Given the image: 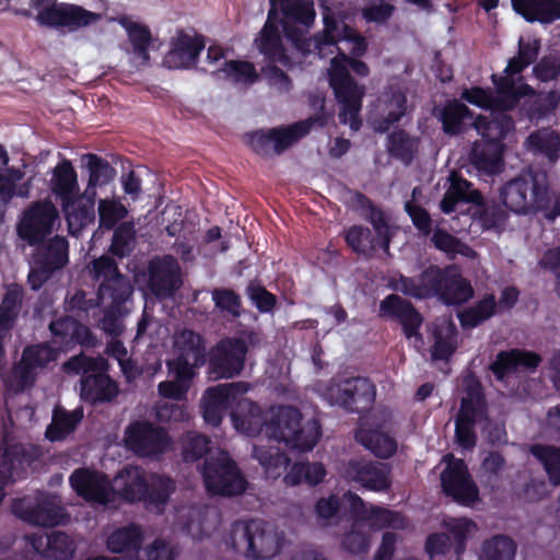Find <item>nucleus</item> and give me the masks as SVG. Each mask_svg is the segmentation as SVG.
Segmentation results:
<instances>
[{
    "label": "nucleus",
    "mask_w": 560,
    "mask_h": 560,
    "mask_svg": "<svg viewBox=\"0 0 560 560\" xmlns=\"http://www.w3.org/2000/svg\"><path fill=\"white\" fill-rule=\"evenodd\" d=\"M389 288L417 300L436 298L446 306L463 305L475 294L470 281L455 264L429 265L417 277L399 273L389 280Z\"/></svg>",
    "instance_id": "nucleus-1"
},
{
    "label": "nucleus",
    "mask_w": 560,
    "mask_h": 560,
    "mask_svg": "<svg viewBox=\"0 0 560 560\" xmlns=\"http://www.w3.org/2000/svg\"><path fill=\"white\" fill-rule=\"evenodd\" d=\"M90 275L94 281L100 282L97 300L105 308V329L118 336L116 319L128 312L126 303L130 300L133 288L127 276L119 270L116 260L102 255L91 261Z\"/></svg>",
    "instance_id": "nucleus-2"
},
{
    "label": "nucleus",
    "mask_w": 560,
    "mask_h": 560,
    "mask_svg": "<svg viewBox=\"0 0 560 560\" xmlns=\"http://www.w3.org/2000/svg\"><path fill=\"white\" fill-rule=\"evenodd\" d=\"M517 55L509 59L503 74H492L491 81L499 94L498 105L504 112L513 110L525 96L535 95V90L525 82L521 73L534 63L540 51L538 39L518 40Z\"/></svg>",
    "instance_id": "nucleus-3"
},
{
    "label": "nucleus",
    "mask_w": 560,
    "mask_h": 560,
    "mask_svg": "<svg viewBox=\"0 0 560 560\" xmlns=\"http://www.w3.org/2000/svg\"><path fill=\"white\" fill-rule=\"evenodd\" d=\"M265 432L269 439L283 443L290 450L308 452L319 441L322 425L315 418L303 421L299 408L281 405L271 410V417L265 423Z\"/></svg>",
    "instance_id": "nucleus-4"
},
{
    "label": "nucleus",
    "mask_w": 560,
    "mask_h": 560,
    "mask_svg": "<svg viewBox=\"0 0 560 560\" xmlns=\"http://www.w3.org/2000/svg\"><path fill=\"white\" fill-rule=\"evenodd\" d=\"M108 362L103 357H88L78 352L62 364L68 375L82 374L80 380V397L83 401L95 406L113 401L119 393L118 385L108 374Z\"/></svg>",
    "instance_id": "nucleus-5"
},
{
    "label": "nucleus",
    "mask_w": 560,
    "mask_h": 560,
    "mask_svg": "<svg viewBox=\"0 0 560 560\" xmlns=\"http://www.w3.org/2000/svg\"><path fill=\"white\" fill-rule=\"evenodd\" d=\"M283 538L259 518L236 520L231 524L226 544L249 560H269L282 548Z\"/></svg>",
    "instance_id": "nucleus-6"
},
{
    "label": "nucleus",
    "mask_w": 560,
    "mask_h": 560,
    "mask_svg": "<svg viewBox=\"0 0 560 560\" xmlns=\"http://www.w3.org/2000/svg\"><path fill=\"white\" fill-rule=\"evenodd\" d=\"M500 197L503 206L514 213L542 212L550 202L547 175L533 171L522 173L503 185Z\"/></svg>",
    "instance_id": "nucleus-7"
},
{
    "label": "nucleus",
    "mask_w": 560,
    "mask_h": 560,
    "mask_svg": "<svg viewBox=\"0 0 560 560\" xmlns=\"http://www.w3.org/2000/svg\"><path fill=\"white\" fill-rule=\"evenodd\" d=\"M326 119L322 115L311 116L285 127L259 129L245 135L247 144L258 155L268 158L283 153L293 143L306 136L315 125L323 127Z\"/></svg>",
    "instance_id": "nucleus-8"
},
{
    "label": "nucleus",
    "mask_w": 560,
    "mask_h": 560,
    "mask_svg": "<svg viewBox=\"0 0 560 560\" xmlns=\"http://www.w3.org/2000/svg\"><path fill=\"white\" fill-rule=\"evenodd\" d=\"M328 75L329 85L339 105V121L349 124L352 130H359L362 126L360 112L365 95V86L359 84L349 70L339 65L337 60H331Z\"/></svg>",
    "instance_id": "nucleus-9"
},
{
    "label": "nucleus",
    "mask_w": 560,
    "mask_h": 560,
    "mask_svg": "<svg viewBox=\"0 0 560 560\" xmlns=\"http://www.w3.org/2000/svg\"><path fill=\"white\" fill-rule=\"evenodd\" d=\"M59 220V211L49 199L32 201L18 218L15 233L27 246H35L50 237Z\"/></svg>",
    "instance_id": "nucleus-10"
},
{
    "label": "nucleus",
    "mask_w": 560,
    "mask_h": 560,
    "mask_svg": "<svg viewBox=\"0 0 560 560\" xmlns=\"http://www.w3.org/2000/svg\"><path fill=\"white\" fill-rule=\"evenodd\" d=\"M325 397L330 405L349 413H363L373 407L376 388L370 378L363 376L334 378L325 390Z\"/></svg>",
    "instance_id": "nucleus-11"
},
{
    "label": "nucleus",
    "mask_w": 560,
    "mask_h": 560,
    "mask_svg": "<svg viewBox=\"0 0 560 560\" xmlns=\"http://www.w3.org/2000/svg\"><path fill=\"white\" fill-rule=\"evenodd\" d=\"M201 475L206 489L211 494L232 497L246 490L247 481L236 463L229 456L206 458Z\"/></svg>",
    "instance_id": "nucleus-12"
},
{
    "label": "nucleus",
    "mask_w": 560,
    "mask_h": 560,
    "mask_svg": "<svg viewBox=\"0 0 560 560\" xmlns=\"http://www.w3.org/2000/svg\"><path fill=\"white\" fill-rule=\"evenodd\" d=\"M101 19L100 13L79 4L57 1L39 9L35 16L40 26L70 33L93 25Z\"/></svg>",
    "instance_id": "nucleus-13"
},
{
    "label": "nucleus",
    "mask_w": 560,
    "mask_h": 560,
    "mask_svg": "<svg viewBox=\"0 0 560 560\" xmlns=\"http://www.w3.org/2000/svg\"><path fill=\"white\" fill-rule=\"evenodd\" d=\"M124 443L126 448L135 455L152 458L168 450L171 438L160 425L148 420H135L125 429Z\"/></svg>",
    "instance_id": "nucleus-14"
},
{
    "label": "nucleus",
    "mask_w": 560,
    "mask_h": 560,
    "mask_svg": "<svg viewBox=\"0 0 560 560\" xmlns=\"http://www.w3.org/2000/svg\"><path fill=\"white\" fill-rule=\"evenodd\" d=\"M440 479L442 492L457 504L471 506L479 501V488L464 459L452 457Z\"/></svg>",
    "instance_id": "nucleus-15"
},
{
    "label": "nucleus",
    "mask_w": 560,
    "mask_h": 560,
    "mask_svg": "<svg viewBox=\"0 0 560 560\" xmlns=\"http://www.w3.org/2000/svg\"><path fill=\"white\" fill-rule=\"evenodd\" d=\"M69 483L73 491L86 502L106 505L114 501L115 489L106 474L89 469L78 468L69 477Z\"/></svg>",
    "instance_id": "nucleus-16"
},
{
    "label": "nucleus",
    "mask_w": 560,
    "mask_h": 560,
    "mask_svg": "<svg viewBox=\"0 0 560 560\" xmlns=\"http://www.w3.org/2000/svg\"><path fill=\"white\" fill-rule=\"evenodd\" d=\"M378 314L382 318L398 323L407 339L422 341L420 328L423 316L409 300L395 293L388 294L380 302Z\"/></svg>",
    "instance_id": "nucleus-17"
},
{
    "label": "nucleus",
    "mask_w": 560,
    "mask_h": 560,
    "mask_svg": "<svg viewBox=\"0 0 560 560\" xmlns=\"http://www.w3.org/2000/svg\"><path fill=\"white\" fill-rule=\"evenodd\" d=\"M390 467L381 462L350 459L343 471L349 482L373 492H386L392 487Z\"/></svg>",
    "instance_id": "nucleus-18"
},
{
    "label": "nucleus",
    "mask_w": 560,
    "mask_h": 560,
    "mask_svg": "<svg viewBox=\"0 0 560 560\" xmlns=\"http://www.w3.org/2000/svg\"><path fill=\"white\" fill-rule=\"evenodd\" d=\"M182 283L180 267L172 255L150 262L148 288L155 298L162 300L173 296Z\"/></svg>",
    "instance_id": "nucleus-19"
},
{
    "label": "nucleus",
    "mask_w": 560,
    "mask_h": 560,
    "mask_svg": "<svg viewBox=\"0 0 560 560\" xmlns=\"http://www.w3.org/2000/svg\"><path fill=\"white\" fill-rule=\"evenodd\" d=\"M273 11H268L267 20L254 39V46L268 62L285 67L290 63V57L283 44L280 22L275 20Z\"/></svg>",
    "instance_id": "nucleus-20"
},
{
    "label": "nucleus",
    "mask_w": 560,
    "mask_h": 560,
    "mask_svg": "<svg viewBox=\"0 0 560 560\" xmlns=\"http://www.w3.org/2000/svg\"><path fill=\"white\" fill-rule=\"evenodd\" d=\"M49 189L60 202L61 209L73 206L82 196L78 174L70 160L63 158L51 171Z\"/></svg>",
    "instance_id": "nucleus-21"
},
{
    "label": "nucleus",
    "mask_w": 560,
    "mask_h": 560,
    "mask_svg": "<svg viewBox=\"0 0 560 560\" xmlns=\"http://www.w3.org/2000/svg\"><path fill=\"white\" fill-rule=\"evenodd\" d=\"M34 247L32 262L39 264L54 273L69 264V242L65 236L56 234Z\"/></svg>",
    "instance_id": "nucleus-22"
},
{
    "label": "nucleus",
    "mask_w": 560,
    "mask_h": 560,
    "mask_svg": "<svg viewBox=\"0 0 560 560\" xmlns=\"http://www.w3.org/2000/svg\"><path fill=\"white\" fill-rule=\"evenodd\" d=\"M24 504V500L13 504L14 513L23 521L43 527H54L61 523L63 509L52 500L43 499L33 505Z\"/></svg>",
    "instance_id": "nucleus-23"
},
{
    "label": "nucleus",
    "mask_w": 560,
    "mask_h": 560,
    "mask_svg": "<svg viewBox=\"0 0 560 560\" xmlns=\"http://www.w3.org/2000/svg\"><path fill=\"white\" fill-rule=\"evenodd\" d=\"M32 462V454L21 443L0 447V492L7 493V488L15 482L14 475Z\"/></svg>",
    "instance_id": "nucleus-24"
},
{
    "label": "nucleus",
    "mask_w": 560,
    "mask_h": 560,
    "mask_svg": "<svg viewBox=\"0 0 560 560\" xmlns=\"http://www.w3.org/2000/svg\"><path fill=\"white\" fill-rule=\"evenodd\" d=\"M203 48L205 40L201 35L191 36L180 31L166 56V62L175 68H194Z\"/></svg>",
    "instance_id": "nucleus-25"
},
{
    "label": "nucleus",
    "mask_w": 560,
    "mask_h": 560,
    "mask_svg": "<svg viewBox=\"0 0 560 560\" xmlns=\"http://www.w3.org/2000/svg\"><path fill=\"white\" fill-rule=\"evenodd\" d=\"M49 329L54 336L60 337L67 346H81L89 349L98 345L96 336L86 325L69 316L52 320Z\"/></svg>",
    "instance_id": "nucleus-26"
},
{
    "label": "nucleus",
    "mask_w": 560,
    "mask_h": 560,
    "mask_svg": "<svg viewBox=\"0 0 560 560\" xmlns=\"http://www.w3.org/2000/svg\"><path fill=\"white\" fill-rule=\"evenodd\" d=\"M511 4L528 23L549 25L560 20V0H511Z\"/></svg>",
    "instance_id": "nucleus-27"
},
{
    "label": "nucleus",
    "mask_w": 560,
    "mask_h": 560,
    "mask_svg": "<svg viewBox=\"0 0 560 560\" xmlns=\"http://www.w3.org/2000/svg\"><path fill=\"white\" fill-rule=\"evenodd\" d=\"M31 545L44 558L55 560H69L75 550L73 540L62 532H52L47 536L34 535L31 537Z\"/></svg>",
    "instance_id": "nucleus-28"
},
{
    "label": "nucleus",
    "mask_w": 560,
    "mask_h": 560,
    "mask_svg": "<svg viewBox=\"0 0 560 560\" xmlns=\"http://www.w3.org/2000/svg\"><path fill=\"white\" fill-rule=\"evenodd\" d=\"M269 10H275V20L311 26L315 20V10L306 0H269Z\"/></svg>",
    "instance_id": "nucleus-29"
},
{
    "label": "nucleus",
    "mask_w": 560,
    "mask_h": 560,
    "mask_svg": "<svg viewBox=\"0 0 560 560\" xmlns=\"http://www.w3.org/2000/svg\"><path fill=\"white\" fill-rule=\"evenodd\" d=\"M196 361H205L209 357L208 373L213 378H230L238 375L244 368L247 352H195Z\"/></svg>",
    "instance_id": "nucleus-30"
},
{
    "label": "nucleus",
    "mask_w": 560,
    "mask_h": 560,
    "mask_svg": "<svg viewBox=\"0 0 560 560\" xmlns=\"http://www.w3.org/2000/svg\"><path fill=\"white\" fill-rule=\"evenodd\" d=\"M81 160L89 173L84 195L96 197V188L109 184L116 175V170L107 160L95 153H85L82 155Z\"/></svg>",
    "instance_id": "nucleus-31"
},
{
    "label": "nucleus",
    "mask_w": 560,
    "mask_h": 560,
    "mask_svg": "<svg viewBox=\"0 0 560 560\" xmlns=\"http://www.w3.org/2000/svg\"><path fill=\"white\" fill-rule=\"evenodd\" d=\"M445 135L457 136L466 130L467 120L474 118L467 105L454 98L447 101L438 115Z\"/></svg>",
    "instance_id": "nucleus-32"
},
{
    "label": "nucleus",
    "mask_w": 560,
    "mask_h": 560,
    "mask_svg": "<svg viewBox=\"0 0 560 560\" xmlns=\"http://www.w3.org/2000/svg\"><path fill=\"white\" fill-rule=\"evenodd\" d=\"M83 417L82 407L68 411L66 408L57 406L52 411L51 423L46 429V438L51 442L65 440L75 431Z\"/></svg>",
    "instance_id": "nucleus-33"
},
{
    "label": "nucleus",
    "mask_w": 560,
    "mask_h": 560,
    "mask_svg": "<svg viewBox=\"0 0 560 560\" xmlns=\"http://www.w3.org/2000/svg\"><path fill=\"white\" fill-rule=\"evenodd\" d=\"M81 196L73 206L62 209L68 231L75 236L95 220V197L84 195V192Z\"/></svg>",
    "instance_id": "nucleus-34"
},
{
    "label": "nucleus",
    "mask_w": 560,
    "mask_h": 560,
    "mask_svg": "<svg viewBox=\"0 0 560 560\" xmlns=\"http://www.w3.org/2000/svg\"><path fill=\"white\" fill-rule=\"evenodd\" d=\"M143 534L136 524L114 530L107 538L106 546L113 553H138L142 547Z\"/></svg>",
    "instance_id": "nucleus-35"
},
{
    "label": "nucleus",
    "mask_w": 560,
    "mask_h": 560,
    "mask_svg": "<svg viewBox=\"0 0 560 560\" xmlns=\"http://www.w3.org/2000/svg\"><path fill=\"white\" fill-rule=\"evenodd\" d=\"M355 440L382 459L390 458L397 451L396 440L380 430L361 429L355 433Z\"/></svg>",
    "instance_id": "nucleus-36"
},
{
    "label": "nucleus",
    "mask_w": 560,
    "mask_h": 560,
    "mask_svg": "<svg viewBox=\"0 0 560 560\" xmlns=\"http://www.w3.org/2000/svg\"><path fill=\"white\" fill-rule=\"evenodd\" d=\"M471 164L487 175H497L503 170L501 148L487 143H474L470 153Z\"/></svg>",
    "instance_id": "nucleus-37"
},
{
    "label": "nucleus",
    "mask_w": 560,
    "mask_h": 560,
    "mask_svg": "<svg viewBox=\"0 0 560 560\" xmlns=\"http://www.w3.org/2000/svg\"><path fill=\"white\" fill-rule=\"evenodd\" d=\"M498 303L492 293L486 294L476 302L457 314L460 326L464 329H472L490 319L497 313Z\"/></svg>",
    "instance_id": "nucleus-38"
},
{
    "label": "nucleus",
    "mask_w": 560,
    "mask_h": 560,
    "mask_svg": "<svg viewBox=\"0 0 560 560\" xmlns=\"http://www.w3.org/2000/svg\"><path fill=\"white\" fill-rule=\"evenodd\" d=\"M248 390V384L245 382H236L230 384H219L209 387L202 398L226 411Z\"/></svg>",
    "instance_id": "nucleus-39"
},
{
    "label": "nucleus",
    "mask_w": 560,
    "mask_h": 560,
    "mask_svg": "<svg viewBox=\"0 0 560 560\" xmlns=\"http://www.w3.org/2000/svg\"><path fill=\"white\" fill-rule=\"evenodd\" d=\"M125 479L120 497L128 502H140L148 491V480L144 471L137 466L125 467L119 474Z\"/></svg>",
    "instance_id": "nucleus-40"
},
{
    "label": "nucleus",
    "mask_w": 560,
    "mask_h": 560,
    "mask_svg": "<svg viewBox=\"0 0 560 560\" xmlns=\"http://www.w3.org/2000/svg\"><path fill=\"white\" fill-rule=\"evenodd\" d=\"M386 148L392 158L405 164H410L415 159L418 141L406 130L398 129L388 135Z\"/></svg>",
    "instance_id": "nucleus-41"
},
{
    "label": "nucleus",
    "mask_w": 560,
    "mask_h": 560,
    "mask_svg": "<svg viewBox=\"0 0 560 560\" xmlns=\"http://www.w3.org/2000/svg\"><path fill=\"white\" fill-rule=\"evenodd\" d=\"M22 358L12 368V375L16 380L19 389L24 390L34 385L36 371L45 366V361L39 358L40 352H22Z\"/></svg>",
    "instance_id": "nucleus-42"
},
{
    "label": "nucleus",
    "mask_w": 560,
    "mask_h": 560,
    "mask_svg": "<svg viewBox=\"0 0 560 560\" xmlns=\"http://www.w3.org/2000/svg\"><path fill=\"white\" fill-rule=\"evenodd\" d=\"M529 452L542 465L550 482L560 485V446L533 444Z\"/></svg>",
    "instance_id": "nucleus-43"
},
{
    "label": "nucleus",
    "mask_w": 560,
    "mask_h": 560,
    "mask_svg": "<svg viewBox=\"0 0 560 560\" xmlns=\"http://www.w3.org/2000/svg\"><path fill=\"white\" fill-rule=\"evenodd\" d=\"M527 144L535 153L544 154L550 161H556L560 152V135L555 130H538L527 137Z\"/></svg>",
    "instance_id": "nucleus-44"
},
{
    "label": "nucleus",
    "mask_w": 560,
    "mask_h": 560,
    "mask_svg": "<svg viewBox=\"0 0 560 560\" xmlns=\"http://www.w3.org/2000/svg\"><path fill=\"white\" fill-rule=\"evenodd\" d=\"M515 541L506 535H495L487 539L481 547V560H514Z\"/></svg>",
    "instance_id": "nucleus-45"
},
{
    "label": "nucleus",
    "mask_w": 560,
    "mask_h": 560,
    "mask_svg": "<svg viewBox=\"0 0 560 560\" xmlns=\"http://www.w3.org/2000/svg\"><path fill=\"white\" fill-rule=\"evenodd\" d=\"M478 209L475 213L476 220L483 230H494L501 232L505 229L509 220V213L501 205L492 201L477 205Z\"/></svg>",
    "instance_id": "nucleus-46"
},
{
    "label": "nucleus",
    "mask_w": 560,
    "mask_h": 560,
    "mask_svg": "<svg viewBox=\"0 0 560 560\" xmlns=\"http://www.w3.org/2000/svg\"><path fill=\"white\" fill-rule=\"evenodd\" d=\"M387 113L376 121L375 130L384 133L398 122L407 112V96L401 91H394L385 103Z\"/></svg>",
    "instance_id": "nucleus-47"
},
{
    "label": "nucleus",
    "mask_w": 560,
    "mask_h": 560,
    "mask_svg": "<svg viewBox=\"0 0 560 560\" xmlns=\"http://www.w3.org/2000/svg\"><path fill=\"white\" fill-rule=\"evenodd\" d=\"M214 74L228 79L233 83L252 84L258 80V73L254 63L242 60L224 61L223 67L214 72Z\"/></svg>",
    "instance_id": "nucleus-48"
},
{
    "label": "nucleus",
    "mask_w": 560,
    "mask_h": 560,
    "mask_svg": "<svg viewBox=\"0 0 560 560\" xmlns=\"http://www.w3.org/2000/svg\"><path fill=\"white\" fill-rule=\"evenodd\" d=\"M136 231L132 222H120L114 230L109 253L118 258L130 256L135 248Z\"/></svg>",
    "instance_id": "nucleus-49"
},
{
    "label": "nucleus",
    "mask_w": 560,
    "mask_h": 560,
    "mask_svg": "<svg viewBox=\"0 0 560 560\" xmlns=\"http://www.w3.org/2000/svg\"><path fill=\"white\" fill-rule=\"evenodd\" d=\"M446 534L451 536L453 551L457 559L465 552L467 539L476 524L469 518H451L444 522Z\"/></svg>",
    "instance_id": "nucleus-50"
},
{
    "label": "nucleus",
    "mask_w": 560,
    "mask_h": 560,
    "mask_svg": "<svg viewBox=\"0 0 560 560\" xmlns=\"http://www.w3.org/2000/svg\"><path fill=\"white\" fill-rule=\"evenodd\" d=\"M126 30L133 54L141 60L142 65H147L150 60L149 46L152 40L149 27L131 22L126 26Z\"/></svg>",
    "instance_id": "nucleus-51"
},
{
    "label": "nucleus",
    "mask_w": 560,
    "mask_h": 560,
    "mask_svg": "<svg viewBox=\"0 0 560 560\" xmlns=\"http://www.w3.org/2000/svg\"><path fill=\"white\" fill-rule=\"evenodd\" d=\"M474 125L483 139L482 143L501 148V143L508 133V122L499 119L489 120L479 116Z\"/></svg>",
    "instance_id": "nucleus-52"
},
{
    "label": "nucleus",
    "mask_w": 560,
    "mask_h": 560,
    "mask_svg": "<svg viewBox=\"0 0 560 560\" xmlns=\"http://www.w3.org/2000/svg\"><path fill=\"white\" fill-rule=\"evenodd\" d=\"M127 214V208L119 200L101 199L98 201L100 226L105 230L116 229Z\"/></svg>",
    "instance_id": "nucleus-53"
},
{
    "label": "nucleus",
    "mask_w": 560,
    "mask_h": 560,
    "mask_svg": "<svg viewBox=\"0 0 560 560\" xmlns=\"http://www.w3.org/2000/svg\"><path fill=\"white\" fill-rule=\"evenodd\" d=\"M175 490L174 481L166 476L152 475L148 481V491L142 501L151 504H165Z\"/></svg>",
    "instance_id": "nucleus-54"
},
{
    "label": "nucleus",
    "mask_w": 560,
    "mask_h": 560,
    "mask_svg": "<svg viewBox=\"0 0 560 560\" xmlns=\"http://www.w3.org/2000/svg\"><path fill=\"white\" fill-rule=\"evenodd\" d=\"M431 234V242L436 249L451 257H454L456 254L469 256L468 252H471V248L450 232L436 228Z\"/></svg>",
    "instance_id": "nucleus-55"
},
{
    "label": "nucleus",
    "mask_w": 560,
    "mask_h": 560,
    "mask_svg": "<svg viewBox=\"0 0 560 560\" xmlns=\"http://www.w3.org/2000/svg\"><path fill=\"white\" fill-rule=\"evenodd\" d=\"M214 306L223 313L238 318L242 315V299L233 289L218 288L211 292Z\"/></svg>",
    "instance_id": "nucleus-56"
},
{
    "label": "nucleus",
    "mask_w": 560,
    "mask_h": 560,
    "mask_svg": "<svg viewBox=\"0 0 560 560\" xmlns=\"http://www.w3.org/2000/svg\"><path fill=\"white\" fill-rule=\"evenodd\" d=\"M245 293L259 313H271L277 306V296L256 281H250Z\"/></svg>",
    "instance_id": "nucleus-57"
},
{
    "label": "nucleus",
    "mask_w": 560,
    "mask_h": 560,
    "mask_svg": "<svg viewBox=\"0 0 560 560\" xmlns=\"http://www.w3.org/2000/svg\"><path fill=\"white\" fill-rule=\"evenodd\" d=\"M451 185L450 190L460 202H469L474 205H481L482 194L478 189L472 188V184L453 172L450 176Z\"/></svg>",
    "instance_id": "nucleus-58"
},
{
    "label": "nucleus",
    "mask_w": 560,
    "mask_h": 560,
    "mask_svg": "<svg viewBox=\"0 0 560 560\" xmlns=\"http://www.w3.org/2000/svg\"><path fill=\"white\" fill-rule=\"evenodd\" d=\"M324 30L315 34V48L318 55H323L326 47L336 46L338 43L339 22L332 13H326L323 18Z\"/></svg>",
    "instance_id": "nucleus-59"
},
{
    "label": "nucleus",
    "mask_w": 560,
    "mask_h": 560,
    "mask_svg": "<svg viewBox=\"0 0 560 560\" xmlns=\"http://www.w3.org/2000/svg\"><path fill=\"white\" fill-rule=\"evenodd\" d=\"M560 105L559 92L551 90L545 94L539 95L529 106V116L537 120L549 117L555 114Z\"/></svg>",
    "instance_id": "nucleus-60"
},
{
    "label": "nucleus",
    "mask_w": 560,
    "mask_h": 560,
    "mask_svg": "<svg viewBox=\"0 0 560 560\" xmlns=\"http://www.w3.org/2000/svg\"><path fill=\"white\" fill-rule=\"evenodd\" d=\"M404 208L419 234L429 236L433 231V220L429 211L416 203L415 200L406 201Z\"/></svg>",
    "instance_id": "nucleus-61"
},
{
    "label": "nucleus",
    "mask_w": 560,
    "mask_h": 560,
    "mask_svg": "<svg viewBox=\"0 0 560 560\" xmlns=\"http://www.w3.org/2000/svg\"><path fill=\"white\" fill-rule=\"evenodd\" d=\"M210 439L205 434L195 433L188 436L184 450L183 456L185 462H196L208 454L210 447Z\"/></svg>",
    "instance_id": "nucleus-62"
},
{
    "label": "nucleus",
    "mask_w": 560,
    "mask_h": 560,
    "mask_svg": "<svg viewBox=\"0 0 560 560\" xmlns=\"http://www.w3.org/2000/svg\"><path fill=\"white\" fill-rule=\"evenodd\" d=\"M4 289L5 291L0 302V310L19 316L24 300L23 287L13 282L7 284Z\"/></svg>",
    "instance_id": "nucleus-63"
},
{
    "label": "nucleus",
    "mask_w": 560,
    "mask_h": 560,
    "mask_svg": "<svg viewBox=\"0 0 560 560\" xmlns=\"http://www.w3.org/2000/svg\"><path fill=\"white\" fill-rule=\"evenodd\" d=\"M462 97L468 102L469 104L476 105L481 108H492L495 107L498 109L503 110L498 105L499 95L497 97L492 96V93L480 86H472L470 89H466L462 93Z\"/></svg>",
    "instance_id": "nucleus-64"
}]
</instances>
